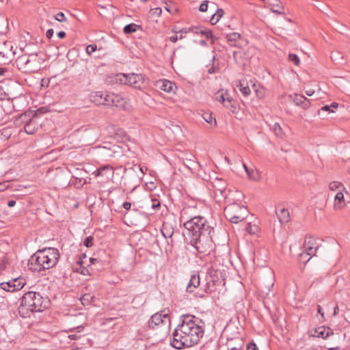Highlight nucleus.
Listing matches in <instances>:
<instances>
[{
	"label": "nucleus",
	"instance_id": "1",
	"mask_svg": "<svg viewBox=\"0 0 350 350\" xmlns=\"http://www.w3.org/2000/svg\"><path fill=\"white\" fill-rule=\"evenodd\" d=\"M182 324L178 325L173 333L171 345L173 347L180 349L197 344V324L196 317L190 314L182 316Z\"/></svg>",
	"mask_w": 350,
	"mask_h": 350
},
{
	"label": "nucleus",
	"instance_id": "2",
	"mask_svg": "<svg viewBox=\"0 0 350 350\" xmlns=\"http://www.w3.org/2000/svg\"><path fill=\"white\" fill-rule=\"evenodd\" d=\"M59 258L57 249L48 247L37 251L33 254L29 262V269L33 271H41L55 266Z\"/></svg>",
	"mask_w": 350,
	"mask_h": 350
},
{
	"label": "nucleus",
	"instance_id": "3",
	"mask_svg": "<svg viewBox=\"0 0 350 350\" xmlns=\"http://www.w3.org/2000/svg\"><path fill=\"white\" fill-rule=\"evenodd\" d=\"M48 301L39 293L29 291L24 294L18 308L19 314L25 318L33 312H41L47 307Z\"/></svg>",
	"mask_w": 350,
	"mask_h": 350
},
{
	"label": "nucleus",
	"instance_id": "4",
	"mask_svg": "<svg viewBox=\"0 0 350 350\" xmlns=\"http://www.w3.org/2000/svg\"><path fill=\"white\" fill-rule=\"evenodd\" d=\"M329 197L333 198L332 208L336 212H341L347 206L349 195L346 187L339 181H332L329 184Z\"/></svg>",
	"mask_w": 350,
	"mask_h": 350
},
{
	"label": "nucleus",
	"instance_id": "5",
	"mask_svg": "<svg viewBox=\"0 0 350 350\" xmlns=\"http://www.w3.org/2000/svg\"><path fill=\"white\" fill-rule=\"evenodd\" d=\"M40 63V59L37 53L25 54L19 56L16 60L18 69L29 72L38 70Z\"/></svg>",
	"mask_w": 350,
	"mask_h": 350
},
{
	"label": "nucleus",
	"instance_id": "6",
	"mask_svg": "<svg viewBox=\"0 0 350 350\" xmlns=\"http://www.w3.org/2000/svg\"><path fill=\"white\" fill-rule=\"evenodd\" d=\"M116 79L122 84L128 85L137 89H142L146 85L145 77L139 74L120 73L116 75Z\"/></svg>",
	"mask_w": 350,
	"mask_h": 350
},
{
	"label": "nucleus",
	"instance_id": "7",
	"mask_svg": "<svg viewBox=\"0 0 350 350\" xmlns=\"http://www.w3.org/2000/svg\"><path fill=\"white\" fill-rule=\"evenodd\" d=\"M224 213L230 222L237 224L245 219L246 209L238 204H230L225 208Z\"/></svg>",
	"mask_w": 350,
	"mask_h": 350
},
{
	"label": "nucleus",
	"instance_id": "8",
	"mask_svg": "<svg viewBox=\"0 0 350 350\" xmlns=\"http://www.w3.org/2000/svg\"><path fill=\"white\" fill-rule=\"evenodd\" d=\"M213 229L207 222V220L203 216H198V243L205 242L210 247L212 245L211 233Z\"/></svg>",
	"mask_w": 350,
	"mask_h": 350
},
{
	"label": "nucleus",
	"instance_id": "9",
	"mask_svg": "<svg viewBox=\"0 0 350 350\" xmlns=\"http://www.w3.org/2000/svg\"><path fill=\"white\" fill-rule=\"evenodd\" d=\"M170 324L169 315L165 311L155 313L148 321V327L152 329H154L156 327H163V336L167 334Z\"/></svg>",
	"mask_w": 350,
	"mask_h": 350
},
{
	"label": "nucleus",
	"instance_id": "10",
	"mask_svg": "<svg viewBox=\"0 0 350 350\" xmlns=\"http://www.w3.org/2000/svg\"><path fill=\"white\" fill-rule=\"evenodd\" d=\"M196 219V217H194L191 219L185 222L184 224L185 231L183 232V235L186 241L189 243L194 248H197V221H195Z\"/></svg>",
	"mask_w": 350,
	"mask_h": 350
},
{
	"label": "nucleus",
	"instance_id": "11",
	"mask_svg": "<svg viewBox=\"0 0 350 350\" xmlns=\"http://www.w3.org/2000/svg\"><path fill=\"white\" fill-rule=\"evenodd\" d=\"M216 99L225 107L229 109L232 113L237 110L236 101L232 98L228 92L224 90L217 91L215 94Z\"/></svg>",
	"mask_w": 350,
	"mask_h": 350
},
{
	"label": "nucleus",
	"instance_id": "12",
	"mask_svg": "<svg viewBox=\"0 0 350 350\" xmlns=\"http://www.w3.org/2000/svg\"><path fill=\"white\" fill-rule=\"evenodd\" d=\"M109 106H114L124 110H130L131 109V105L127 98L114 93H111Z\"/></svg>",
	"mask_w": 350,
	"mask_h": 350
},
{
	"label": "nucleus",
	"instance_id": "13",
	"mask_svg": "<svg viewBox=\"0 0 350 350\" xmlns=\"http://www.w3.org/2000/svg\"><path fill=\"white\" fill-rule=\"evenodd\" d=\"M111 93L103 91H97L91 93L90 95V99L92 102L96 105H104L109 106L110 104Z\"/></svg>",
	"mask_w": 350,
	"mask_h": 350
},
{
	"label": "nucleus",
	"instance_id": "14",
	"mask_svg": "<svg viewBox=\"0 0 350 350\" xmlns=\"http://www.w3.org/2000/svg\"><path fill=\"white\" fill-rule=\"evenodd\" d=\"M319 245L316 239L312 237H308L306 238L304 248L306 254L308 256H315Z\"/></svg>",
	"mask_w": 350,
	"mask_h": 350
},
{
	"label": "nucleus",
	"instance_id": "15",
	"mask_svg": "<svg viewBox=\"0 0 350 350\" xmlns=\"http://www.w3.org/2000/svg\"><path fill=\"white\" fill-rule=\"evenodd\" d=\"M155 85L159 90L167 93H175L176 89L175 84L167 79L157 81Z\"/></svg>",
	"mask_w": 350,
	"mask_h": 350
},
{
	"label": "nucleus",
	"instance_id": "16",
	"mask_svg": "<svg viewBox=\"0 0 350 350\" xmlns=\"http://www.w3.org/2000/svg\"><path fill=\"white\" fill-rule=\"evenodd\" d=\"M289 97L296 105L299 106L304 109L309 108L310 102L306 97L297 94L290 95Z\"/></svg>",
	"mask_w": 350,
	"mask_h": 350
},
{
	"label": "nucleus",
	"instance_id": "17",
	"mask_svg": "<svg viewBox=\"0 0 350 350\" xmlns=\"http://www.w3.org/2000/svg\"><path fill=\"white\" fill-rule=\"evenodd\" d=\"M243 166L249 179L254 181H259L260 180L261 174L255 167H247L245 164H243Z\"/></svg>",
	"mask_w": 350,
	"mask_h": 350
},
{
	"label": "nucleus",
	"instance_id": "18",
	"mask_svg": "<svg viewBox=\"0 0 350 350\" xmlns=\"http://www.w3.org/2000/svg\"><path fill=\"white\" fill-rule=\"evenodd\" d=\"M332 330L327 327L321 326L318 328L315 329L312 336L317 338H321L323 339H326L329 336L333 335Z\"/></svg>",
	"mask_w": 350,
	"mask_h": 350
},
{
	"label": "nucleus",
	"instance_id": "19",
	"mask_svg": "<svg viewBox=\"0 0 350 350\" xmlns=\"http://www.w3.org/2000/svg\"><path fill=\"white\" fill-rule=\"evenodd\" d=\"M259 222L254 221L247 224L245 230L252 235L259 236L260 233V228H259Z\"/></svg>",
	"mask_w": 350,
	"mask_h": 350
},
{
	"label": "nucleus",
	"instance_id": "20",
	"mask_svg": "<svg viewBox=\"0 0 350 350\" xmlns=\"http://www.w3.org/2000/svg\"><path fill=\"white\" fill-rule=\"evenodd\" d=\"M236 86L243 96H247L250 94V88L248 82L245 80L238 81L237 82Z\"/></svg>",
	"mask_w": 350,
	"mask_h": 350
},
{
	"label": "nucleus",
	"instance_id": "21",
	"mask_svg": "<svg viewBox=\"0 0 350 350\" xmlns=\"http://www.w3.org/2000/svg\"><path fill=\"white\" fill-rule=\"evenodd\" d=\"M276 214L281 223H287L289 221L290 214L287 209L282 208L276 212Z\"/></svg>",
	"mask_w": 350,
	"mask_h": 350
},
{
	"label": "nucleus",
	"instance_id": "22",
	"mask_svg": "<svg viewBox=\"0 0 350 350\" xmlns=\"http://www.w3.org/2000/svg\"><path fill=\"white\" fill-rule=\"evenodd\" d=\"M94 174L96 176H106L107 178H109V176H108L107 174H109V175H112L113 174L112 167L107 165H105V166L100 167L96 171H95L94 172Z\"/></svg>",
	"mask_w": 350,
	"mask_h": 350
},
{
	"label": "nucleus",
	"instance_id": "23",
	"mask_svg": "<svg viewBox=\"0 0 350 350\" xmlns=\"http://www.w3.org/2000/svg\"><path fill=\"white\" fill-rule=\"evenodd\" d=\"M202 118L209 124V129H213L217 126L216 119L212 116V113L204 112L202 115Z\"/></svg>",
	"mask_w": 350,
	"mask_h": 350
},
{
	"label": "nucleus",
	"instance_id": "24",
	"mask_svg": "<svg viewBox=\"0 0 350 350\" xmlns=\"http://www.w3.org/2000/svg\"><path fill=\"white\" fill-rule=\"evenodd\" d=\"M38 123L35 120H31L25 124L24 129L27 134L32 135L36 133L38 129Z\"/></svg>",
	"mask_w": 350,
	"mask_h": 350
},
{
	"label": "nucleus",
	"instance_id": "25",
	"mask_svg": "<svg viewBox=\"0 0 350 350\" xmlns=\"http://www.w3.org/2000/svg\"><path fill=\"white\" fill-rule=\"evenodd\" d=\"M200 34L202 36L206 38V40H200V44L202 45H206L208 44H212L213 43V39H212V33L211 31L209 30H201Z\"/></svg>",
	"mask_w": 350,
	"mask_h": 350
},
{
	"label": "nucleus",
	"instance_id": "26",
	"mask_svg": "<svg viewBox=\"0 0 350 350\" xmlns=\"http://www.w3.org/2000/svg\"><path fill=\"white\" fill-rule=\"evenodd\" d=\"M252 88L258 98H262L265 96V88L260 84L252 83Z\"/></svg>",
	"mask_w": 350,
	"mask_h": 350
},
{
	"label": "nucleus",
	"instance_id": "27",
	"mask_svg": "<svg viewBox=\"0 0 350 350\" xmlns=\"http://www.w3.org/2000/svg\"><path fill=\"white\" fill-rule=\"evenodd\" d=\"M12 283L16 291L21 290L25 285V280L23 278L12 279Z\"/></svg>",
	"mask_w": 350,
	"mask_h": 350
},
{
	"label": "nucleus",
	"instance_id": "28",
	"mask_svg": "<svg viewBox=\"0 0 350 350\" xmlns=\"http://www.w3.org/2000/svg\"><path fill=\"white\" fill-rule=\"evenodd\" d=\"M172 31L176 33V35L170 37L169 39L172 42H176L178 40L183 38H184L183 33H186L189 32V30L187 31L184 29L179 31H177L176 30H172Z\"/></svg>",
	"mask_w": 350,
	"mask_h": 350
},
{
	"label": "nucleus",
	"instance_id": "29",
	"mask_svg": "<svg viewBox=\"0 0 350 350\" xmlns=\"http://www.w3.org/2000/svg\"><path fill=\"white\" fill-rule=\"evenodd\" d=\"M14 283H12V280H10V281L7 282H2L0 284V287L1 289L8 291V292H14L15 291V288L13 285Z\"/></svg>",
	"mask_w": 350,
	"mask_h": 350
},
{
	"label": "nucleus",
	"instance_id": "30",
	"mask_svg": "<svg viewBox=\"0 0 350 350\" xmlns=\"http://www.w3.org/2000/svg\"><path fill=\"white\" fill-rule=\"evenodd\" d=\"M224 11L222 10H218L215 14L212 15V17L210 20L211 23L212 25L216 24L222 17Z\"/></svg>",
	"mask_w": 350,
	"mask_h": 350
},
{
	"label": "nucleus",
	"instance_id": "31",
	"mask_svg": "<svg viewBox=\"0 0 350 350\" xmlns=\"http://www.w3.org/2000/svg\"><path fill=\"white\" fill-rule=\"evenodd\" d=\"M241 35L238 33H231L227 36L228 41L234 44L235 42L240 39Z\"/></svg>",
	"mask_w": 350,
	"mask_h": 350
},
{
	"label": "nucleus",
	"instance_id": "32",
	"mask_svg": "<svg viewBox=\"0 0 350 350\" xmlns=\"http://www.w3.org/2000/svg\"><path fill=\"white\" fill-rule=\"evenodd\" d=\"M137 27V25L135 23H131L129 25H127L124 27V29H123L124 33L126 34H129V33H133V32L136 31Z\"/></svg>",
	"mask_w": 350,
	"mask_h": 350
},
{
	"label": "nucleus",
	"instance_id": "33",
	"mask_svg": "<svg viewBox=\"0 0 350 350\" xmlns=\"http://www.w3.org/2000/svg\"><path fill=\"white\" fill-rule=\"evenodd\" d=\"M288 59L290 62H293L296 66H299L300 64V59L299 57L294 53H289Z\"/></svg>",
	"mask_w": 350,
	"mask_h": 350
},
{
	"label": "nucleus",
	"instance_id": "34",
	"mask_svg": "<svg viewBox=\"0 0 350 350\" xmlns=\"http://www.w3.org/2000/svg\"><path fill=\"white\" fill-rule=\"evenodd\" d=\"M195 278H196V275H192L191 277V280L187 286V291L188 293H193L196 288V286L193 283V280H195Z\"/></svg>",
	"mask_w": 350,
	"mask_h": 350
},
{
	"label": "nucleus",
	"instance_id": "35",
	"mask_svg": "<svg viewBox=\"0 0 350 350\" xmlns=\"http://www.w3.org/2000/svg\"><path fill=\"white\" fill-rule=\"evenodd\" d=\"M161 232L165 238H170L172 236L173 231L172 229H167V226L165 224L163 225Z\"/></svg>",
	"mask_w": 350,
	"mask_h": 350
},
{
	"label": "nucleus",
	"instance_id": "36",
	"mask_svg": "<svg viewBox=\"0 0 350 350\" xmlns=\"http://www.w3.org/2000/svg\"><path fill=\"white\" fill-rule=\"evenodd\" d=\"M338 104L337 103L334 102L331 104V105H325V106L321 108V110L334 113V110L333 109H336L338 108Z\"/></svg>",
	"mask_w": 350,
	"mask_h": 350
},
{
	"label": "nucleus",
	"instance_id": "37",
	"mask_svg": "<svg viewBox=\"0 0 350 350\" xmlns=\"http://www.w3.org/2000/svg\"><path fill=\"white\" fill-rule=\"evenodd\" d=\"M271 10L273 12L278 13V14H282L284 13V8L281 3H278L276 5H273L270 8Z\"/></svg>",
	"mask_w": 350,
	"mask_h": 350
},
{
	"label": "nucleus",
	"instance_id": "38",
	"mask_svg": "<svg viewBox=\"0 0 350 350\" xmlns=\"http://www.w3.org/2000/svg\"><path fill=\"white\" fill-rule=\"evenodd\" d=\"M103 148L106 150L111 151L113 153L119 152L120 150V146H118L116 144H113V145L109 144V146L106 145V146H103Z\"/></svg>",
	"mask_w": 350,
	"mask_h": 350
},
{
	"label": "nucleus",
	"instance_id": "39",
	"mask_svg": "<svg viewBox=\"0 0 350 350\" xmlns=\"http://www.w3.org/2000/svg\"><path fill=\"white\" fill-rule=\"evenodd\" d=\"M92 299V297L90 294H84L81 298V301L83 305H88Z\"/></svg>",
	"mask_w": 350,
	"mask_h": 350
},
{
	"label": "nucleus",
	"instance_id": "40",
	"mask_svg": "<svg viewBox=\"0 0 350 350\" xmlns=\"http://www.w3.org/2000/svg\"><path fill=\"white\" fill-rule=\"evenodd\" d=\"M97 49V46L96 44H90L86 46L85 51L88 55H90Z\"/></svg>",
	"mask_w": 350,
	"mask_h": 350
},
{
	"label": "nucleus",
	"instance_id": "41",
	"mask_svg": "<svg viewBox=\"0 0 350 350\" xmlns=\"http://www.w3.org/2000/svg\"><path fill=\"white\" fill-rule=\"evenodd\" d=\"M55 20L57 21L62 23L66 21V18L63 12H59L55 16Z\"/></svg>",
	"mask_w": 350,
	"mask_h": 350
},
{
	"label": "nucleus",
	"instance_id": "42",
	"mask_svg": "<svg viewBox=\"0 0 350 350\" xmlns=\"http://www.w3.org/2000/svg\"><path fill=\"white\" fill-rule=\"evenodd\" d=\"M273 129L275 132V134L279 136H282L283 134L282 128L278 123H275L273 125Z\"/></svg>",
	"mask_w": 350,
	"mask_h": 350
},
{
	"label": "nucleus",
	"instance_id": "43",
	"mask_svg": "<svg viewBox=\"0 0 350 350\" xmlns=\"http://www.w3.org/2000/svg\"><path fill=\"white\" fill-rule=\"evenodd\" d=\"M84 245L87 247H92L93 245V237L92 236L86 237L84 240Z\"/></svg>",
	"mask_w": 350,
	"mask_h": 350
},
{
	"label": "nucleus",
	"instance_id": "44",
	"mask_svg": "<svg viewBox=\"0 0 350 350\" xmlns=\"http://www.w3.org/2000/svg\"><path fill=\"white\" fill-rule=\"evenodd\" d=\"M151 14L156 16H159L161 14L162 10L161 8H155L150 10Z\"/></svg>",
	"mask_w": 350,
	"mask_h": 350
},
{
	"label": "nucleus",
	"instance_id": "45",
	"mask_svg": "<svg viewBox=\"0 0 350 350\" xmlns=\"http://www.w3.org/2000/svg\"><path fill=\"white\" fill-rule=\"evenodd\" d=\"M247 350H258V348L254 342H250L247 345Z\"/></svg>",
	"mask_w": 350,
	"mask_h": 350
},
{
	"label": "nucleus",
	"instance_id": "46",
	"mask_svg": "<svg viewBox=\"0 0 350 350\" xmlns=\"http://www.w3.org/2000/svg\"><path fill=\"white\" fill-rule=\"evenodd\" d=\"M98 8H99V14L100 15H103V14H105V10H107V6H104V5H98Z\"/></svg>",
	"mask_w": 350,
	"mask_h": 350
},
{
	"label": "nucleus",
	"instance_id": "47",
	"mask_svg": "<svg viewBox=\"0 0 350 350\" xmlns=\"http://www.w3.org/2000/svg\"><path fill=\"white\" fill-rule=\"evenodd\" d=\"M68 338L71 340H77L80 338V335L77 334H72L68 336Z\"/></svg>",
	"mask_w": 350,
	"mask_h": 350
},
{
	"label": "nucleus",
	"instance_id": "48",
	"mask_svg": "<svg viewBox=\"0 0 350 350\" xmlns=\"http://www.w3.org/2000/svg\"><path fill=\"white\" fill-rule=\"evenodd\" d=\"M208 8V4L207 3H202L200 6V10L202 12H205L207 10Z\"/></svg>",
	"mask_w": 350,
	"mask_h": 350
},
{
	"label": "nucleus",
	"instance_id": "49",
	"mask_svg": "<svg viewBox=\"0 0 350 350\" xmlns=\"http://www.w3.org/2000/svg\"><path fill=\"white\" fill-rule=\"evenodd\" d=\"M53 35V30L52 29H49L46 31V36L48 38H51Z\"/></svg>",
	"mask_w": 350,
	"mask_h": 350
},
{
	"label": "nucleus",
	"instance_id": "50",
	"mask_svg": "<svg viewBox=\"0 0 350 350\" xmlns=\"http://www.w3.org/2000/svg\"><path fill=\"white\" fill-rule=\"evenodd\" d=\"M122 206L126 210H129L131 208V204L130 202H126L123 204Z\"/></svg>",
	"mask_w": 350,
	"mask_h": 350
},
{
	"label": "nucleus",
	"instance_id": "51",
	"mask_svg": "<svg viewBox=\"0 0 350 350\" xmlns=\"http://www.w3.org/2000/svg\"><path fill=\"white\" fill-rule=\"evenodd\" d=\"M314 90L312 89L306 91V94L308 96H312L314 94Z\"/></svg>",
	"mask_w": 350,
	"mask_h": 350
},
{
	"label": "nucleus",
	"instance_id": "52",
	"mask_svg": "<svg viewBox=\"0 0 350 350\" xmlns=\"http://www.w3.org/2000/svg\"><path fill=\"white\" fill-rule=\"evenodd\" d=\"M165 8L167 12H171V13H174L177 11L176 8H173V10H172L171 8L167 5L165 7Z\"/></svg>",
	"mask_w": 350,
	"mask_h": 350
},
{
	"label": "nucleus",
	"instance_id": "53",
	"mask_svg": "<svg viewBox=\"0 0 350 350\" xmlns=\"http://www.w3.org/2000/svg\"><path fill=\"white\" fill-rule=\"evenodd\" d=\"M7 72V70L3 68H0V76H5Z\"/></svg>",
	"mask_w": 350,
	"mask_h": 350
},
{
	"label": "nucleus",
	"instance_id": "54",
	"mask_svg": "<svg viewBox=\"0 0 350 350\" xmlns=\"http://www.w3.org/2000/svg\"><path fill=\"white\" fill-rule=\"evenodd\" d=\"M16 204V201L14 200H10L8 202V206L9 207H13Z\"/></svg>",
	"mask_w": 350,
	"mask_h": 350
},
{
	"label": "nucleus",
	"instance_id": "55",
	"mask_svg": "<svg viewBox=\"0 0 350 350\" xmlns=\"http://www.w3.org/2000/svg\"><path fill=\"white\" fill-rule=\"evenodd\" d=\"M57 36L59 38H64L66 36V33L64 31H59Z\"/></svg>",
	"mask_w": 350,
	"mask_h": 350
},
{
	"label": "nucleus",
	"instance_id": "56",
	"mask_svg": "<svg viewBox=\"0 0 350 350\" xmlns=\"http://www.w3.org/2000/svg\"><path fill=\"white\" fill-rule=\"evenodd\" d=\"M318 312L319 314H321V315L322 317H323V313L322 312V309H321V307L320 306H318Z\"/></svg>",
	"mask_w": 350,
	"mask_h": 350
},
{
	"label": "nucleus",
	"instance_id": "57",
	"mask_svg": "<svg viewBox=\"0 0 350 350\" xmlns=\"http://www.w3.org/2000/svg\"><path fill=\"white\" fill-rule=\"evenodd\" d=\"M338 310V308L336 306L334 309V315L336 316L337 314Z\"/></svg>",
	"mask_w": 350,
	"mask_h": 350
},
{
	"label": "nucleus",
	"instance_id": "58",
	"mask_svg": "<svg viewBox=\"0 0 350 350\" xmlns=\"http://www.w3.org/2000/svg\"><path fill=\"white\" fill-rule=\"evenodd\" d=\"M90 261L92 262V263H94L96 261H97V259L96 258H90Z\"/></svg>",
	"mask_w": 350,
	"mask_h": 350
},
{
	"label": "nucleus",
	"instance_id": "59",
	"mask_svg": "<svg viewBox=\"0 0 350 350\" xmlns=\"http://www.w3.org/2000/svg\"><path fill=\"white\" fill-rule=\"evenodd\" d=\"M331 59L332 61L336 60V58L334 57L333 53L331 55Z\"/></svg>",
	"mask_w": 350,
	"mask_h": 350
},
{
	"label": "nucleus",
	"instance_id": "60",
	"mask_svg": "<svg viewBox=\"0 0 350 350\" xmlns=\"http://www.w3.org/2000/svg\"><path fill=\"white\" fill-rule=\"evenodd\" d=\"M201 332H202V331L200 330V326H198V336H200V334Z\"/></svg>",
	"mask_w": 350,
	"mask_h": 350
},
{
	"label": "nucleus",
	"instance_id": "61",
	"mask_svg": "<svg viewBox=\"0 0 350 350\" xmlns=\"http://www.w3.org/2000/svg\"><path fill=\"white\" fill-rule=\"evenodd\" d=\"M118 131L121 133V135H124V131H122V130H120H120H118Z\"/></svg>",
	"mask_w": 350,
	"mask_h": 350
},
{
	"label": "nucleus",
	"instance_id": "62",
	"mask_svg": "<svg viewBox=\"0 0 350 350\" xmlns=\"http://www.w3.org/2000/svg\"><path fill=\"white\" fill-rule=\"evenodd\" d=\"M328 350H339L338 348H330Z\"/></svg>",
	"mask_w": 350,
	"mask_h": 350
},
{
	"label": "nucleus",
	"instance_id": "63",
	"mask_svg": "<svg viewBox=\"0 0 350 350\" xmlns=\"http://www.w3.org/2000/svg\"><path fill=\"white\" fill-rule=\"evenodd\" d=\"M3 185H0V191L3 190Z\"/></svg>",
	"mask_w": 350,
	"mask_h": 350
},
{
	"label": "nucleus",
	"instance_id": "64",
	"mask_svg": "<svg viewBox=\"0 0 350 350\" xmlns=\"http://www.w3.org/2000/svg\"><path fill=\"white\" fill-rule=\"evenodd\" d=\"M159 206V203H158L157 205V204H154L153 207H156V206Z\"/></svg>",
	"mask_w": 350,
	"mask_h": 350
}]
</instances>
